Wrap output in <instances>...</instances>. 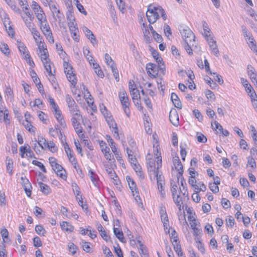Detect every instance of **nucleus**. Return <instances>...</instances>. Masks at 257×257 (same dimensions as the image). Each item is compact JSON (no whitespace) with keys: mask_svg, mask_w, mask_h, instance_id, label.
Instances as JSON below:
<instances>
[{"mask_svg":"<svg viewBox=\"0 0 257 257\" xmlns=\"http://www.w3.org/2000/svg\"><path fill=\"white\" fill-rule=\"evenodd\" d=\"M148 154L147 156L148 160V170L149 177L151 180L153 178L156 179L157 182L158 189L160 193L161 197L164 199L165 197L166 193L165 191V180L162 172L159 170L162 167V158H158L155 161L153 159H150Z\"/></svg>","mask_w":257,"mask_h":257,"instance_id":"obj_1","label":"nucleus"},{"mask_svg":"<svg viewBox=\"0 0 257 257\" xmlns=\"http://www.w3.org/2000/svg\"><path fill=\"white\" fill-rule=\"evenodd\" d=\"M146 16L150 24H154L161 16L164 20H166L167 16L164 9L160 6L153 7L149 6L146 12Z\"/></svg>","mask_w":257,"mask_h":257,"instance_id":"obj_2","label":"nucleus"},{"mask_svg":"<svg viewBox=\"0 0 257 257\" xmlns=\"http://www.w3.org/2000/svg\"><path fill=\"white\" fill-rule=\"evenodd\" d=\"M118 96L125 114L127 117H130L131 113L130 100L126 91L124 90H120L118 93Z\"/></svg>","mask_w":257,"mask_h":257,"instance_id":"obj_3","label":"nucleus"},{"mask_svg":"<svg viewBox=\"0 0 257 257\" xmlns=\"http://www.w3.org/2000/svg\"><path fill=\"white\" fill-rule=\"evenodd\" d=\"M64 72L66 74L68 80L71 83V86L75 87L77 84L76 75L73 71V68L71 64L64 61L63 63Z\"/></svg>","mask_w":257,"mask_h":257,"instance_id":"obj_4","label":"nucleus"},{"mask_svg":"<svg viewBox=\"0 0 257 257\" xmlns=\"http://www.w3.org/2000/svg\"><path fill=\"white\" fill-rule=\"evenodd\" d=\"M160 215L165 232L170 233V227L168 214L165 206L162 204L160 206Z\"/></svg>","mask_w":257,"mask_h":257,"instance_id":"obj_5","label":"nucleus"},{"mask_svg":"<svg viewBox=\"0 0 257 257\" xmlns=\"http://www.w3.org/2000/svg\"><path fill=\"white\" fill-rule=\"evenodd\" d=\"M180 33L185 42L189 43L195 40V36L192 31L187 27L181 26L179 29Z\"/></svg>","mask_w":257,"mask_h":257,"instance_id":"obj_6","label":"nucleus"},{"mask_svg":"<svg viewBox=\"0 0 257 257\" xmlns=\"http://www.w3.org/2000/svg\"><path fill=\"white\" fill-rule=\"evenodd\" d=\"M206 40L208 42L210 50L216 56H218L219 50L216 41L212 36L206 38Z\"/></svg>","mask_w":257,"mask_h":257,"instance_id":"obj_7","label":"nucleus"},{"mask_svg":"<svg viewBox=\"0 0 257 257\" xmlns=\"http://www.w3.org/2000/svg\"><path fill=\"white\" fill-rule=\"evenodd\" d=\"M159 66H157L156 64L149 63L146 65V70L149 75L156 77L158 74V68Z\"/></svg>","mask_w":257,"mask_h":257,"instance_id":"obj_8","label":"nucleus"},{"mask_svg":"<svg viewBox=\"0 0 257 257\" xmlns=\"http://www.w3.org/2000/svg\"><path fill=\"white\" fill-rule=\"evenodd\" d=\"M22 185L26 192L27 195L30 197L31 195L32 185L29 180L26 177H21Z\"/></svg>","mask_w":257,"mask_h":257,"instance_id":"obj_9","label":"nucleus"},{"mask_svg":"<svg viewBox=\"0 0 257 257\" xmlns=\"http://www.w3.org/2000/svg\"><path fill=\"white\" fill-rule=\"evenodd\" d=\"M33 11L40 24H43V22L46 21L45 14L40 6H39L37 8H34Z\"/></svg>","mask_w":257,"mask_h":257,"instance_id":"obj_10","label":"nucleus"},{"mask_svg":"<svg viewBox=\"0 0 257 257\" xmlns=\"http://www.w3.org/2000/svg\"><path fill=\"white\" fill-rule=\"evenodd\" d=\"M88 176H89L91 181L94 185L97 187H99V179L96 173L94 172L91 169L89 168L88 170Z\"/></svg>","mask_w":257,"mask_h":257,"instance_id":"obj_11","label":"nucleus"},{"mask_svg":"<svg viewBox=\"0 0 257 257\" xmlns=\"http://www.w3.org/2000/svg\"><path fill=\"white\" fill-rule=\"evenodd\" d=\"M169 119L172 124L177 126L179 124V116L176 110H171L170 112Z\"/></svg>","mask_w":257,"mask_h":257,"instance_id":"obj_12","label":"nucleus"},{"mask_svg":"<svg viewBox=\"0 0 257 257\" xmlns=\"http://www.w3.org/2000/svg\"><path fill=\"white\" fill-rule=\"evenodd\" d=\"M52 169L56 173L57 175L59 176L61 178L63 179H66V171L61 165L57 163L54 167H52Z\"/></svg>","mask_w":257,"mask_h":257,"instance_id":"obj_13","label":"nucleus"},{"mask_svg":"<svg viewBox=\"0 0 257 257\" xmlns=\"http://www.w3.org/2000/svg\"><path fill=\"white\" fill-rule=\"evenodd\" d=\"M18 48L20 53L24 56L25 59L30 58V55L25 44L22 42H18Z\"/></svg>","mask_w":257,"mask_h":257,"instance_id":"obj_14","label":"nucleus"},{"mask_svg":"<svg viewBox=\"0 0 257 257\" xmlns=\"http://www.w3.org/2000/svg\"><path fill=\"white\" fill-rule=\"evenodd\" d=\"M83 31L85 33L87 38L90 40L93 45L95 46V45L97 44V41L92 32L86 27L83 28Z\"/></svg>","mask_w":257,"mask_h":257,"instance_id":"obj_15","label":"nucleus"},{"mask_svg":"<svg viewBox=\"0 0 257 257\" xmlns=\"http://www.w3.org/2000/svg\"><path fill=\"white\" fill-rule=\"evenodd\" d=\"M174 165L180 174L179 176L178 177V181L179 180V177L182 175L183 172V165L179 159L178 157H176L173 160Z\"/></svg>","mask_w":257,"mask_h":257,"instance_id":"obj_16","label":"nucleus"},{"mask_svg":"<svg viewBox=\"0 0 257 257\" xmlns=\"http://www.w3.org/2000/svg\"><path fill=\"white\" fill-rule=\"evenodd\" d=\"M104 166L110 178H113L116 176V173L113 170V165L111 163H105Z\"/></svg>","mask_w":257,"mask_h":257,"instance_id":"obj_17","label":"nucleus"},{"mask_svg":"<svg viewBox=\"0 0 257 257\" xmlns=\"http://www.w3.org/2000/svg\"><path fill=\"white\" fill-rule=\"evenodd\" d=\"M152 54L154 58L155 59V60L158 64V65L160 67V69L163 71L164 67H162V66L164 65L163 63V59L162 58V57L160 56L158 52L156 50H153L152 52Z\"/></svg>","mask_w":257,"mask_h":257,"instance_id":"obj_18","label":"nucleus"},{"mask_svg":"<svg viewBox=\"0 0 257 257\" xmlns=\"http://www.w3.org/2000/svg\"><path fill=\"white\" fill-rule=\"evenodd\" d=\"M172 243L176 253L178 254V256H182L183 255V252L182 251L181 245L179 244L178 239H174L172 240Z\"/></svg>","mask_w":257,"mask_h":257,"instance_id":"obj_19","label":"nucleus"},{"mask_svg":"<svg viewBox=\"0 0 257 257\" xmlns=\"http://www.w3.org/2000/svg\"><path fill=\"white\" fill-rule=\"evenodd\" d=\"M61 229L68 232H72L74 230V227L70 223L67 221H62L60 223Z\"/></svg>","mask_w":257,"mask_h":257,"instance_id":"obj_20","label":"nucleus"},{"mask_svg":"<svg viewBox=\"0 0 257 257\" xmlns=\"http://www.w3.org/2000/svg\"><path fill=\"white\" fill-rule=\"evenodd\" d=\"M171 100L172 101L174 106L176 108L181 109V102L180 101L178 95L176 94L175 93H172L171 94Z\"/></svg>","mask_w":257,"mask_h":257,"instance_id":"obj_21","label":"nucleus"},{"mask_svg":"<svg viewBox=\"0 0 257 257\" xmlns=\"http://www.w3.org/2000/svg\"><path fill=\"white\" fill-rule=\"evenodd\" d=\"M69 22L68 23L69 28L70 32L75 31L78 32V28L76 27L77 24L75 22L74 18L71 17V18L68 17Z\"/></svg>","mask_w":257,"mask_h":257,"instance_id":"obj_22","label":"nucleus"},{"mask_svg":"<svg viewBox=\"0 0 257 257\" xmlns=\"http://www.w3.org/2000/svg\"><path fill=\"white\" fill-rule=\"evenodd\" d=\"M23 20L26 25V26L30 30L33 28L35 27L34 24L33 23V21L34 19V17L26 18L25 17H22Z\"/></svg>","mask_w":257,"mask_h":257,"instance_id":"obj_23","label":"nucleus"},{"mask_svg":"<svg viewBox=\"0 0 257 257\" xmlns=\"http://www.w3.org/2000/svg\"><path fill=\"white\" fill-rule=\"evenodd\" d=\"M172 197L174 202L178 207L179 210H181V208H183V207L182 206L183 204L182 198L180 197V195L177 194L176 195H172Z\"/></svg>","mask_w":257,"mask_h":257,"instance_id":"obj_24","label":"nucleus"},{"mask_svg":"<svg viewBox=\"0 0 257 257\" xmlns=\"http://www.w3.org/2000/svg\"><path fill=\"white\" fill-rule=\"evenodd\" d=\"M26 121L23 122L25 128L31 133H35L36 128L34 127L31 123L28 121V117H27V114H25Z\"/></svg>","mask_w":257,"mask_h":257,"instance_id":"obj_25","label":"nucleus"},{"mask_svg":"<svg viewBox=\"0 0 257 257\" xmlns=\"http://www.w3.org/2000/svg\"><path fill=\"white\" fill-rule=\"evenodd\" d=\"M245 90L250 97L251 100H254V98H257V95L255 91L252 89V87L250 85H247L245 87Z\"/></svg>","mask_w":257,"mask_h":257,"instance_id":"obj_26","label":"nucleus"},{"mask_svg":"<svg viewBox=\"0 0 257 257\" xmlns=\"http://www.w3.org/2000/svg\"><path fill=\"white\" fill-rule=\"evenodd\" d=\"M7 171L10 175L13 174V161L9 157L6 158Z\"/></svg>","mask_w":257,"mask_h":257,"instance_id":"obj_27","label":"nucleus"},{"mask_svg":"<svg viewBox=\"0 0 257 257\" xmlns=\"http://www.w3.org/2000/svg\"><path fill=\"white\" fill-rule=\"evenodd\" d=\"M38 184L40 187V191L44 194H49L51 193V189L48 185L41 182H39Z\"/></svg>","mask_w":257,"mask_h":257,"instance_id":"obj_28","label":"nucleus"},{"mask_svg":"<svg viewBox=\"0 0 257 257\" xmlns=\"http://www.w3.org/2000/svg\"><path fill=\"white\" fill-rule=\"evenodd\" d=\"M5 24L4 26L9 35L12 37H14L15 35V31L11 25V21H6Z\"/></svg>","mask_w":257,"mask_h":257,"instance_id":"obj_29","label":"nucleus"},{"mask_svg":"<svg viewBox=\"0 0 257 257\" xmlns=\"http://www.w3.org/2000/svg\"><path fill=\"white\" fill-rule=\"evenodd\" d=\"M64 150L66 152V153L67 154V156H68L69 160L71 163H72V161L73 159L74 160H76V158L74 157L72 151L70 149V148L69 147V146L67 143H66L65 145H64Z\"/></svg>","mask_w":257,"mask_h":257,"instance_id":"obj_30","label":"nucleus"},{"mask_svg":"<svg viewBox=\"0 0 257 257\" xmlns=\"http://www.w3.org/2000/svg\"><path fill=\"white\" fill-rule=\"evenodd\" d=\"M153 152L154 156L156 157V160L158 159V158H162L161 156V151L160 148L159 147V145L158 142H156L155 144H153Z\"/></svg>","mask_w":257,"mask_h":257,"instance_id":"obj_31","label":"nucleus"},{"mask_svg":"<svg viewBox=\"0 0 257 257\" xmlns=\"http://www.w3.org/2000/svg\"><path fill=\"white\" fill-rule=\"evenodd\" d=\"M211 126L212 128L216 131L217 134L221 135V132L223 131V128L219 123L217 121H214L213 122H211Z\"/></svg>","mask_w":257,"mask_h":257,"instance_id":"obj_32","label":"nucleus"},{"mask_svg":"<svg viewBox=\"0 0 257 257\" xmlns=\"http://www.w3.org/2000/svg\"><path fill=\"white\" fill-rule=\"evenodd\" d=\"M38 56L40 57L42 62L49 60V54L47 49L37 52Z\"/></svg>","mask_w":257,"mask_h":257,"instance_id":"obj_33","label":"nucleus"},{"mask_svg":"<svg viewBox=\"0 0 257 257\" xmlns=\"http://www.w3.org/2000/svg\"><path fill=\"white\" fill-rule=\"evenodd\" d=\"M195 42L194 41H191L189 43H188L187 42H185L184 44V48L187 52V53L190 55H193V51L191 48L192 47L194 46V43Z\"/></svg>","mask_w":257,"mask_h":257,"instance_id":"obj_34","label":"nucleus"},{"mask_svg":"<svg viewBox=\"0 0 257 257\" xmlns=\"http://www.w3.org/2000/svg\"><path fill=\"white\" fill-rule=\"evenodd\" d=\"M30 31L33 34L34 39H35V41L37 44L39 43V41H40V39H42V40H43L42 38L40 36L39 32L37 30L36 27L33 28Z\"/></svg>","mask_w":257,"mask_h":257,"instance_id":"obj_35","label":"nucleus"},{"mask_svg":"<svg viewBox=\"0 0 257 257\" xmlns=\"http://www.w3.org/2000/svg\"><path fill=\"white\" fill-rule=\"evenodd\" d=\"M202 25L203 28V35L205 37V39L209 37H211V35L210 34V29H209L207 23L205 21H203Z\"/></svg>","mask_w":257,"mask_h":257,"instance_id":"obj_36","label":"nucleus"},{"mask_svg":"<svg viewBox=\"0 0 257 257\" xmlns=\"http://www.w3.org/2000/svg\"><path fill=\"white\" fill-rule=\"evenodd\" d=\"M134 170L137 173V175L141 178H144L143 173L142 171V168L141 166L137 163H135L132 165Z\"/></svg>","mask_w":257,"mask_h":257,"instance_id":"obj_37","label":"nucleus"},{"mask_svg":"<svg viewBox=\"0 0 257 257\" xmlns=\"http://www.w3.org/2000/svg\"><path fill=\"white\" fill-rule=\"evenodd\" d=\"M73 126L79 137L83 138L84 137V134L83 133V129L80 122L73 125Z\"/></svg>","mask_w":257,"mask_h":257,"instance_id":"obj_38","label":"nucleus"},{"mask_svg":"<svg viewBox=\"0 0 257 257\" xmlns=\"http://www.w3.org/2000/svg\"><path fill=\"white\" fill-rule=\"evenodd\" d=\"M247 43L251 50L253 51L257 54V46L253 38H249L248 40L247 41Z\"/></svg>","mask_w":257,"mask_h":257,"instance_id":"obj_39","label":"nucleus"},{"mask_svg":"<svg viewBox=\"0 0 257 257\" xmlns=\"http://www.w3.org/2000/svg\"><path fill=\"white\" fill-rule=\"evenodd\" d=\"M66 101L69 108L77 105L74 99L69 94L66 96Z\"/></svg>","mask_w":257,"mask_h":257,"instance_id":"obj_40","label":"nucleus"},{"mask_svg":"<svg viewBox=\"0 0 257 257\" xmlns=\"http://www.w3.org/2000/svg\"><path fill=\"white\" fill-rule=\"evenodd\" d=\"M42 63L46 71L48 73L49 75L52 74L53 73L51 69V62L50 59L43 61Z\"/></svg>","mask_w":257,"mask_h":257,"instance_id":"obj_41","label":"nucleus"},{"mask_svg":"<svg viewBox=\"0 0 257 257\" xmlns=\"http://www.w3.org/2000/svg\"><path fill=\"white\" fill-rule=\"evenodd\" d=\"M113 232L116 237L121 242H123V234L122 231L119 230L117 228H113Z\"/></svg>","mask_w":257,"mask_h":257,"instance_id":"obj_42","label":"nucleus"},{"mask_svg":"<svg viewBox=\"0 0 257 257\" xmlns=\"http://www.w3.org/2000/svg\"><path fill=\"white\" fill-rule=\"evenodd\" d=\"M35 231L37 234L42 236H45L46 234V231L41 225H37L35 227Z\"/></svg>","mask_w":257,"mask_h":257,"instance_id":"obj_43","label":"nucleus"},{"mask_svg":"<svg viewBox=\"0 0 257 257\" xmlns=\"http://www.w3.org/2000/svg\"><path fill=\"white\" fill-rule=\"evenodd\" d=\"M247 167H250L251 168V169L249 170L250 171H251L252 170H253L256 168V162L255 161V160L253 158H248Z\"/></svg>","mask_w":257,"mask_h":257,"instance_id":"obj_44","label":"nucleus"},{"mask_svg":"<svg viewBox=\"0 0 257 257\" xmlns=\"http://www.w3.org/2000/svg\"><path fill=\"white\" fill-rule=\"evenodd\" d=\"M138 242L139 243L140 247H139V253L140 255L146 254L148 253V250L147 249L146 247L141 243V241L140 239V237H138L137 239Z\"/></svg>","mask_w":257,"mask_h":257,"instance_id":"obj_45","label":"nucleus"},{"mask_svg":"<svg viewBox=\"0 0 257 257\" xmlns=\"http://www.w3.org/2000/svg\"><path fill=\"white\" fill-rule=\"evenodd\" d=\"M71 186L74 193L77 195V196L80 197L81 199H82V195L81 194L80 189L77 184L74 182L72 183Z\"/></svg>","mask_w":257,"mask_h":257,"instance_id":"obj_46","label":"nucleus"},{"mask_svg":"<svg viewBox=\"0 0 257 257\" xmlns=\"http://www.w3.org/2000/svg\"><path fill=\"white\" fill-rule=\"evenodd\" d=\"M0 49L3 53L5 55H8L10 53V50L8 45L6 43H2L0 45Z\"/></svg>","mask_w":257,"mask_h":257,"instance_id":"obj_47","label":"nucleus"},{"mask_svg":"<svg viewBox=\"0 0 257 257\" xmlns=\"http://www.w3.org/2000/svg\"><path fill=\"white\" fill-rule=\"evenodd\" d=\"M106 121L111 130L117 127V124L112 116L109 118L107 117Z\"/></svg>","mask_w":257,"mask_h":257,"instance_id":"obj_48","label":"nucleus"},{"mask_svg":"<svg viewBox=\"0 0 257 257\" xmlns=\"http://www.w3.org/2000/svg\"><path fill=\"white\" fill-rule=\"evenodd\" d=\"M38 145L41 147L42 149H46L48 148V142L43 138L38 140Z\"/></svg>","mask_w":257,"mask_h":257,"instance_id":"obj_49","label":"nucleus"},{"mask_svg":"<svg viewBox=\"0 0 257 257\" xmlns=\"http://www.w3.org/2000/svg\"><path fill=\"white\" fill-rule=\"evenodd\" d=\"M69 110L72 115H76L77 116L78 115H81L77 105L75 106L69 108Z\"/></svg>","mask_w":257,"mask_h":257,"instance_id":"obj_50","label":"nucleus"},{"mask_svg":"<svg viewBox=\"0 0 257 257\" xmlns=\"http://www.w3.org/2000/svg\"><path fill=\"white\" fill-rule=\"evenodd\" d=\"M110 68L111 69L112 72H113V76L114 77L115 79L116 80V81H118L119 80V74L116 65H113L112 64V65L111 66Z\"/></svg>","mask_w":257,"mask_h":257,"instance_id":"obj_51","label":"nucleus"},{"mask_svg":"<svg viewBox=\"0 0 257 257\" xmlns=\"http://www.w3.org/2000/svg\"><path fill=\"white\" fill-rule=\"evenodd\" d=\"M23 11L24 12L26 15V18H30L34 17L33 16V13L31 12L30 8H29L28 5H27L25 7H22Z\"/></svg>","mask_w":257,"mask_h":257,"instance_id":"obj_52","label":"nucleus"},{"mask_svg":"<svg viewBox=\"0 0 257 257\" xmlns=\"http://www.w3.org/2000/svg\"><path fill=\"white\" fill-rule=\"evenodd\" d=\"M41 29L43 33L48 32V31L51 30L46 20V21L43 22V24H41Z\"/></svg>","mask_w":257,"mask_h":257,"instance_id":"obj_53","label":"nucleus"},{"mask_svg":"<svg viewBox=\"0 0 257 257\" xmlns=\"http://www.w3.org/2000/svg\"><path fill=\"white\" fill-rule=\"evenodd\" d=\"M128 185L131 190L132 191L133 196H135V192L136 193V194H138V190L134 181H132L131 183H130V184H128Z\"/></svg>","mask_w":257,"mask_h":257,"instance_id":"obj_54","label":"nucleus"},{"mask_svg":"<svg viewBox=\"0 0 257 257\" xmlns=\"http://www.w3.org/2000/svg\"><path fill=\"white\" fill-rule=\"evenodd\" d=\"M49 102L51 107V109L54 111L59 109L58 105L55 103L54 99L51 97H49Z\"/></svg>","mask_w":257,"mask_h":257,"instance_id":"obj_55","label":"nucleus"},{"mask_svg":"<svg viewBox=\"0 0 257 257\" xmlns=\"http://www.w3.org/2000/svg\"><path fill=\"white\" fill-rule=\"evenodd\" d=\"M105 61L106 64L111 67V66L113 65H115L113 61L112 60L111 57L109 56V55L107 53L105 54Z\"/></svg>","mask_w":257,"mask_h":257,"instance_id":"obj_56","label":"nucleus"},{"mask_svg":"<svg viewBox=\"0 0 257 257\" xmlns=\"http://www.w3.org/2000/svg\"><path fill=\"white\" fill-rule=\"evenodd\" d=\"M74 1H76V6L77 8L78 9V11L80 13L84 14L85 15H86L87 12L85 10L83 6L79 3V1L78 0H74Z\"/></svg>","mask_w":257,"mask_h":257,"instance_id":"obj_57","label":"nucleus"},{"mask_svg":"<svg viewBox=\"0 0 257 257\" xmlns=\"http://www.w3.org/2000/svg\"><path fill=\"white\" fill-rule=\"evenodd\" d=\"M69 251L71 252L72 254H74L76 252L77 247L73 242H69L68 243Z\"/></svg>","mask_w":257,"mask_h":257,"instance_id":"obj_58","label":"nucleus"},{"mask_svg":"<svg viewBox=\"0 0 257 257\" xmlns=\"http://www.w3.org/2000/svg\"><path fill=\"white\" fill-rule=\"evenodd\" d=\"M196 136L198 142L200 143H205L207 142V138L202 133H197Z\"/></svg>","mask_w":257,"mask_h":257,"instance_id":"obj_59","label":"nucleus"},{"mask_svg":"<svg viewBox=\"0 0 257 257\" xmlns=\"http://www.w3.org/2000/svg\"><path fill=\"white\" fill-rule=\"evenodd\" d=\"M32 164L35 166H37L39 167V168L44 172L46 173V170L45 169V166L44 165L41 163L40 162H39L36 160H33L32 162Z\"/></svg>","mask_w":257,"mask_h":257,"instance_id":"obj_60","label":"nucleus"},{"mask_svg":"<svg viewBox=\"0 0 257 257\" xmlns=\"http://www.w3.org/2000/svg\"><path fill=\"white\" fill-rule=\"evenodd\" d=\"M34 246L37 247H40L42 245V241L40 238L38 236H36L33 238Z\"/></svg>","mask_w":257,"mask_h":257,"instance_id":"obj_61","label":"nucleus"},{"mask_svg":"<svg viewBox=\"0 0 257 257\" xmlns=\"http://www.w3.org/2000/svg\"><path fill=\"white\" fill-rule=\"evenodd\" d=\"M210 74L211 75H212L213 77H214V79L215 81H217L220 84H222L223 82L221 76L216 73H212L211 72H210Z\"/></svg>","mask_w":257,"mask_h":257,"instance_id":"obj_62","label":"nucleus"},{"mask_svg":"<svg viewBox=\"0 0 257 257\" xmlns=\"http://www.w3.org/2000/svg\"><path fill=\"white\" fill-rule=\"evenodd\" d=\"M209 188L214 193H216L219 191V187L215 183H210Z\"/></svg>","mask_w":257,"mask_h":257,"instance_id":"obj_63","label":"nucleus"},{"mask_svg":"<svg viewBox=\"0 0 257 257\" xmlns=\"http://www.w3.org/2000/svg\"><path fill=\"white\" fill-rule=\"evenodd\" d=\"M193 113L198 121L201 122L203 120V116L198 109H194L193 111Z\"/></svg>","mask_w":257,"mask_h":257,"instance_id":"obj_64","label":"nucleus"}]
</instances>
